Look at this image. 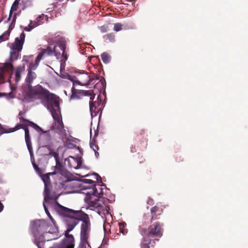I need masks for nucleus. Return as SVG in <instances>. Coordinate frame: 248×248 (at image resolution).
Listing matches in <instances>:
<instances>
[{
	"label": "nucleus",
	"mask_w": 248,
	"mask_h": 248,
	"mask_svg": "<svg viewBox=\"0 0 248 248\" xmlns=\"http://www.w3.org/2000/svg\"><path fill=\"white\" fill-rule=\"evenodd\" d=\"M58 214L62 217L63 221L67 229L65 232V237L69 238V234L75 227L81 221L80 230V239H88L91 231V222L88 215L81 210H75L64 207L59 203L56 208Z\"/></svg>",
	"instance_id": "f257e3e1"
},
{
	"label": "nucleus",
	"mask_w": 248,
	"mask_h": 248,
	"mask_svg": "<svg viewBox=\"0 0 248 248\" xmlns=\"http://www.w3.org/2000/svg\"><path fill=\"white\" fill-rule=\"evenodd\" d=\"M55 179V184L61 189L66 190L68 193H72L76 187L75 183L71 179L70 173L64 168L62 163L56 159V166L52 172L42 175V180L45 184L46 195L48 194L51 187L50 176Z\"/></svg>",
	"instance_id": "f03ea898"
},
{
	"label": "nucleus",
	"mask_w": 248,
	"mask_h": 248,
	"mask_svg": "<svg viewBox=\"0 0 248 248\" xmlns=\"http://www.w3.org/2000/svg\"><path fill=\"white\" fill-rule=\"evenodd\" d=\"M27 99L31 102L36 100H41L46 106L52 115L61 112L59 97L39 84L30 87L27 92Z\"/></svg>",
	"instance_id": "7ed1b4c3"
},
{
	"label": "nucleus",
	"mask_w": 248,
	"mask_h": 248,
	"mask_svg": "<svg viewBox=\"0 0 248 248\" xmlns=\"http://www.w3.org/2000/svg\"><path fill=\"white\" fill-rule=\"evenodd\" d=\"M90 96L89 107L91 115L92 116H95L99 113L101 109L100 106L102 105V100L99 99V96H98L97 101H93L95 94H93V91L78 90L73 88L72 94L71 96V99H78L81 98V96Z\"/></svg>",
	"instance_id": "20e7f679"
},
{
	"label": "nucleus",
	"mask_w": 248,
	"mask_h": 248,
	"mask_svg": "<svg viewBox=\"0 0 248 248\" xmlns=\"http://www.w3.org/2000/svg\"><path fill=\"white\" fill-rule=\"evenodd\" d=\"M66 49V41L61 38L59 39L57 42V45H55L52 49L50 46H48L46 49H42V51L39 53L43 56H51L55 55L57 59H59L62 51V56L64 58V61H66L68 59V56L65 52Z\"/></svg>",
	"instance_id": "39448f33"
},
{
	"label": "nucleus",
	"mask_w": 248,
	"mask_h": 248,
	"mask_svg": "<svg viewBox=\"0 0 248 248\" xmlns=\"http://www.w3.org/2000/svg\"><path fill=\"white\" fill-rule=\"evenodd\" d=\"M97 197H87L85 198V202L88 204L91 210H94L100 215L105 214L108 212L109 207L106 205L102 200Z\"/></svg>",
	"instance_id": "423d86ee"
},
{
	"label": "nucleus",
	"mask_w": 248,
	"mask_h": 248,
	"mask_svg": "<svg viewBox=\"0 0 248 248\" xmlns=\"http://www.w3.org/2000/svg\"><path fill=\"white\" fill-rule=\"evenodd\" d=\"M49 227L48 222L43 219L36 220L31 222L30 229L34 237V243L40 239L41 234L46 232Z\"/></svg>",
	"instance_id": "0eeeda50"
},
{
	"label": "nucleus",
	"mask_w": 248,
	"mask_h": 248,
	"mask_svg": "<svg viewBox=\"0 0 248 248\" xmlns=\"http://www.w3.org/2000/svg\"><path fill=\"white\" fill-rule=\"evenodd\" d=\"M58 228L54 224L51 228L41 234L40 239L35 243L38 248H44L45 242L56 239L59 237Z\"/></svg>",
	"instance_id": "6e6552de"
},
{
	"label": "nucleus",
	"mask_w": 248,
	"mask_h": 248,
	"mask_svg": "<svg viewBox=\"0 0 248 248\" xmlns=\"http://www.w3.org/2000/svg\"><path fill=\"white\" fill-rule=\"evenodd\" d=\"M162 227V224L156 222L150 226L147 231L144 230L142 231L149 237L155 239L156 241H158L163 235V230Z\"/></svg>",
	"instance_id": "1a4fd4ad"
},
{
	"label": "nucleus",
	"mask_w": 248,
	"mask_h": 248,
	"mask_svg": "<svg viewBox=\"0 0 248 248\" xmlns=\"http://www.w3.org/2000/svg\"><path fill=\"white\" fill-rule=\"evenodd\" d=\"M54 122L51 126V129L59 134H63L65 133L64 129V124L62 121V117L61 113H55L52 115Z\"/></svg>",
	"instance_id": "9d476101"
},
{
	"label": "nucleus",
	"mask_w": 248,
	"mask_h": 248,
	"mask_svg": "<svg viewBox=\"0 0 248 248\" xmlns=\"http://www.w3.org/2000/svg\"><path fill=\"white\" fill-rule=\"evenodd\" d=\"M82 190L85 191L83 192L86 195V197H97L101 194L100 192H98L96 187V185L93 186H81Z\"/></svg>",
	"instance_id": "9b49d317"
},
{
	"label": "nucleus",
	"mask_w": 248,
	"mask_h": 248,
	"mask_svg": "<svg viewBox=\"0 0 248 248\" xmlns=\"http://www.w3.org/2000/svg\"><path fill=\"white\" fill-rule=\"evenodd\" d=\"M141 233L143 235V239L140 243V248H154L155 246L156 241L149 237L147 235L143 232L142 231L141 232Z\"/></svg>",
	"instance_id": "f8f14e48"
},
{
	"label": "nucleus",
	"mask_w": 248,
	"mask_h": 248,
	"mask_svg": "<svg viewBox=\"0 0 248 248\" xmlns=\"http://www.w3.org/2000/svg\"><path fill=\"white\" fill-rule=\"evenodd\" d=\"M37 77L36 73L33 71H28V74L25 79L26 82L27 84L28 87L26 90H24V93L25 97L27 98V92L30 90V87H33L31 85L33 80L35 79Z\"/></svg>",
	"instance_id": "ddd939ff"
},
{
	"label": "nucleus",
	"mask_w": 248,
	"mask_h": 248,
	"mask_svg": "<svg viewBox=\"0 0 248 248\" xmlns=\"http://www.w3.org/2000/svg\"><path fill=\"white\" fill-rule=\"evenodd\" d=\"M25 38V34L24 32H22L19 38H16L15 42L12 44V49L21 51L24 43Z\"/></svg>",
	"instance_id": "4468645a"
},
{
	"label": "nucleus",
	"mask_w": 248,
	"mask_h": 248,
	"mask_svg": "<svg viewBox=\"0 0 248 248\" xmlns=\"http://www.w3.org/2000/svg\"><path fill=\"white\" fill-rule=\"evenodd\" d=\"M77 83L82 86L91 83V77L87 73H79L77 77Z\"/></svg>",
	"instance_id": "2eb2a0df"
},
{
	"label": "nucleus",
	"mask_w": 248,
	"mask_h": 248,
	"mask_svg": "<svg viewBox=\"0 0 248 248\" xmlns=\"http://www.w3.org/2000/svg\"><path fill=\"white\" fill-rule=\"evenodd\" d=\"M74 238L71 236L68 238L65 237L62 243L52 248H74Z\"/></svg>",
	"instance_id": "dca6fc26"
},
{
	"label": "nucleus",
	"mask_w": 248,
	"mask_h": 248,
	"mask_svg": "<svg viewBox=\"0 0 248 248\" xmlns=\"http://www.w3.org/2000/svg\"><path fill=\"white\" fill-rule=\"evenodd\" d=\"M21 0H15V1L14 2L12 6H11L10 11V14L9 16L8 17V20H10L12 19V22L11 23L15 24L16 19V13H14L13 15V13L15 11H16L17 10L18 5L19 3V2Z\"/></svg>",
	"instance_id": "f3484780"
},
{
	"label": "nucleus",
	"mask_w": 248,
	"mask_h": 248,
	"mask_svg": "<svg viewBox=\"0 0 248 248\" xmlns=\"http://www.w3.org/2000/svg\"><path fill=\"white\" fill-rule=\"evenodd\" d=\"M29 126L33 127L34 129H35L36 130L38 131H42V129L40 127V129H38L37 127L34 126L33 125H31V124H30L29 123L26 122H20V123L17 124L15 126V127L10 129L9 131H7L6 129H4V130L6 131V132H5V133L13 132L21 128L24 129V128Z\"/></svg>",
	"instance_id": "a211bd4d"
},
{
	"label": "nucleus",
	"mask_w": 248,
	"mask_h": 248,
	"mask_svg": "<svg viewBox=\"0 0 248 248\" xmlns=\"http://www.w3.org/2000/svg\"><path fill=\"white\" fill-rule=\"evenodd\" d=\"M25 131V139L27 146L28 147V150L30 153L31 155H33V151L32 148L31 146V137L30 135L29 130L28 127H26L24 128Z\"/></svg>",
	"instance_id": "6ab92c4d"
},
{
	"label": "nucleus",
	"mask_w": 248,
	"mask_h": 248,
	"mask_svg": "<svg viewBox=\"0 0 248 248\" xmlns=\"http://www.w3.org/2000/svg\"><path fill=\"white\" fill-rule=\"evenodd\" d=\"M69 157L71 159H68L67 160L69 167L71 168L78 169L79 166L81 165L80 159L72 156H70Z\"/></svg>",
	"instance_id": "aec40b11"
},
{
	"label": "nucleus",
	"mask_w": 248,
	"mask_h": 248,
	"mask_svg": "<svg viewBox=\"0 0 248 248\" xmlns=\"http://www.w3.org/2000/svg\"><path fill=\"white\" fill-rule=\"evenodd\" d=\"M150 211L152 215L151 221L158 219V216L162 213V210L156 206L151 208Z\"/></svg>",
	"instance_id": "412c9836"
},
{
	"label": "nucleus",
	"mask_w": 248,
	"mask_h": 248,
	"mask_svg": "<svg viewBox=\"0 0 248 248\" xmlns=\"http://www.w3.org/2000/svg\"><path fill=\"white\" fill-rule=\"evenodd\" d=\"M25 65L18 66L16 70L15 80L16 82H18L21 79V74L25 71Z\"/></svg>",
	"instance_id": "4be33fe9"
},
{
	"label": "nucleus",
	"mask_w": 248,
	"mask_h": 248,
	"mask_svg": "<svg viewBox=\"0 0 248 248\" xmlns=\"http://www.w3.org/2000/svg\"><path fill=\"white\" fill-rule=\"evenodd\" d=\"M24 114V112H23L22 111H20L18 114V118L20 120V122H26L28 123H29L30 124H31V125H33L34 126L37 127L38 129H40V127L37 125L36 124L30 121V120L26 119L24 118L23 116V115Z\"/></svg>",
	"instance_id": "5701e85b"
},
{
	"label": "nucleus",
	"mask_w": 248,
	"mask_h": 248,
	"mask_svg": "<svg viewBox=\"0 0 248 248\" xmlns=\"http://www.w3.org/2000/svg\"><path fill=\"white\" fill-rule=\"evenodd\" d=\"M126 224L124 222H121L119 223V233H121L123 235H125L128 232L127 229L126 228Z\"/></svg>",
	"instance_id": "b1692460"
},
{
	"label": "nucleus",
	"mask_w": 248,
	"mask_h": 248,
	"mask_svg": "<svg viewBox=\"0 0 248 248\" xmlns=\"http://www.w3.org/2000/svg\"><path fill=\"white\" fill-rule=\"evenodd\" d=\"M19 52L20 51H17V50L12 49V51L10 53V61L11 62H13L15 60L17 59L19 55Z\"/></svg>",
	"instance_id": "393cba45"
},
{
	"label": "nucleus",
	"mask_w": 248,
	"mask_h": 248,
	"mask_svg": "<svg viewBox=\"0 0 248 248\" xmlns=\"http://www.w3.org/2000/svg\"><path fill=\"white\" fill-rule=\"evenodd\" d=\"M78 248H92L89 243L88 239H80Z\"/></svg>",
	"instance_id": "a878e982"
},
{
	"label": "nucleus",
	"mask_w": 248,
	"mask_h": 248,
	"mask_svg": "<svg viewBox=\"0 0 248 248\" xmlns=\"http://www.w3.org/2000/svg\"><path fill=\"white\" fill-rule=\"evenodd\" d=\"M23 9L32 5V0H23L22 1Z\"/></svg>",
	"instance_id": "bb28decb"
},
{
	"label": "nucleus",
	"mask_w": 248,
	"mask_h": 248,
	"mask_svg": "<svg viewBox=\"0 0 248 248\" xmlns=\"http://www.w3.org/2000/svg\"><path fill=\"white\" fill-rule=\"evenodd\" d=\"M144 133V130L143 129L140 130V133H138L137 135V140H142V142L143 143L146 142L147 140L146 139L142 136V135Z\"/></svg>",
	"instance_id": "cd10ccee"
},
{
	"label": "nucleus",
	"mask_w": 248,
	"mask_h": 248,
	"mask_svg": "<svg viewBox=\"0 0 248 248\" xmlns=\"http://www.w3.org/2000/svg\"><path fill=\"white\" fill-rule=\"evenodd\" d=\"M101 58L103 62L105 63H108L110 60L109 55L107 53L105 52L101 55Z\"/></svg>",
	"instance_id": "c85d7f7f"
},
{
	"label": "nucleus",
	"mask_w": 248,
	"mask_h": 248,
	"mask_svg": "<svg viewBox=\"0 0 248 248\" xmlns=\"http://www.w3.org/2000/svg\"><path fill=\"white\" fill-rule=\"evenodd\" d=\"M1 129L0 130V136L1 134L6 132V131L4 130V128L2 127L1 125ZM0 184H2V182L0 180ZM1 187H0V190H1ZM3 208H4L3 205L0 202V212H1L3 210Z\"/></svg>",
	"instance_id": "c756f323"
},
{
	"label": "nucleus",
	"mask_w": 248,
	"mask_h": 248,
	"mask_svg": "<svg viewBox=\"0 0 248 248\" xmlns=\"http://www.w3.org/2000/svg\"><path fill=\"white\" fill-rule=\"evenodd\" d=\"M43 206H44V208L46 213V215H47L48 217L50 218V219L52 221V222L54 224V220L53 218L51 216L47 208L46 207V206L45 203V202H43Z\"/></svg>",
	"instance_id": "7c9ffc66"
},
{
	"label": "nucleus",
	"mask_w": 248,
	"mask_h": 248,
	"mask_svg": "<svg viewBox=\"0 0 248 248\" xmlns=\"http://www.w3.org/2000/svg\"><path fill=\"white\" fill-rule=\"evenodd\" d=\"M68 79L69 80H70L71 81L73 82V87L72 88V89L73 88H74L75 89H76L75 88H74V86L76 85V84H78L77 83V77H75V76H69L68 77Z\"/></svg>",
	"instance_id": "2f4dec72"
},
{
	"label": "nucleus",
	"mask_w": 248,
	"mask_h": 248,
	"mask_svg": "<svg viewBox=\"0 0 248 248\" xmlns=\"http://www.w3.org/2000/svg\"><path fill=\"white\" fill-rule=\"evenodd\" d=\"M38 18H37L36 19L35 21H32V20L30 21V24L32 23L31 25V27L33 29L41 24V23L39 22Z\"/></svg>",
	"instance_id": "473e14b6"
},
{
	"label": "nucleus",
	"mask_w": 248,
	"mask_h": 248,
	"mask_svg": "<svg viewBox=\"0 0 248 248\" xmlns=\"http://www.w3.org/2000/svg\"><path fill=\"white\" fill-rule=\"evenodd\" d=\"M9 36V34L7 32L3 33L0 36V43L8 40Z\"/></svg>",
	"instance_id": "72a5a7b5"
},
{
	"label": "nucleus",
	"mask_w": 248,
	"mask_h": 248,
	"mask_svg": "<svg viewBox=\"0 0 248 248\" xmlns=\"http://www.w3.org/2000/svg\"><path fill=\"white\" fill-rule=\"evenodd\" d=\"M83 182L84 184L83 185L87 186V185H90V186H93L96 185L95 182L91 179H84Z\"/></svg>",
	"instance_id": "f704fd0d"
},
{
	"label": "nucleus",
	"mask_w": 248,
	"mask_h": 248,
	"mask_svg": "<svg viewBox=\"0 0 248 248\" xmlns=\"http://www.w3.org/2000/svg\"><path fill=\"white\" fill-rule=\"evenodd\" d=\"M93 141H92V142H91L90 144V147L91 148L93 149V150L94 151V153H95V155L96 157H98L99 155V153L97 152V150L99 149V148H97L96 147H95V148H94L93 147Z\"/></svg>",
	"instance_id": "c9c22d12"
},
{
	"label": "nucleus",
	"mask_w": 248,
	"mask_h": 248,
	"mask_svg": "<svg viewBox=\"0 0 248 248\" xmlns=\"http://www.w3.org/2000/svg\"><path fill=\"white\" fill-rule=\"evenodd\" d=\"M122 30V25L120 23H115L114 26V30L116 31H119Z\"/></svg>",
	"instance_id": "e433bc0d"
},
{
	"label": "nucleus",
	"mask_w": 248,
	"mask_h": 248,
	"mask_svg": "<svg viewBox=\"0 0 248 248\" xmlns=\"http://www.w3.org/2000/svg\"><path fill=\"white\" fill-rule=\"evenodd\" d=\"M38 66L33 62L30 63L29 65V67L28 69V71H32L33 70H35Z\"/></svg>",
	"instance_id": "4c0bfd02"
},
{
	"label": "nucleus",
	"mask_w": 248,
	"mask_h": 248,
	"mask_svg": "<svg viewBox=\"0 0 248 248\" xmlns=\"http://www.w3.org/2000/svg\"><path fill=\"white\" fill-rule=\"evenodd\" d=\"M105 37L110 41H113L114 40L115 35L113 33L107 34L105 35Z\"/></svg>",
	"instance_id": "58836bf2"
},
{
	"label": "nucleus",
	"mask_w": 248,
	"mask_h": 248,
	"mask_svg": "<svg viewBox=\"0 0 248 248\" xmlns=\"http://www.w3.org/2000/svg\"><path fill=\"white\" fill-rule=\"evenodd\" d=\"M42 57H43L41 56V55L39 54L36 58L34 64H35L37 66H38L39 62L42 59Z\"/></svg>",
	"instance_id": "ea45409f"
},
{
	"label": "nucleus",
	"mask_w": 248,
	"mask_h": 248,
	"mask_svg": "<svg viewBox=\"0 0 248 248\" xmlns=\"http://www.w3.org/2000/svg\"><path fill=\"white\" fill-rule=\"evenodd\" d=\"M99 29L102 32H106L108 30V26L103 25L101 26Z\"/></svg>",
	"instance_id": "a19ab883"
},
{
	"label": "nucleus",
	"mask_w": 248,
	"mask_h": 248,
	"mask_svg": "<svg viewBox=\"0 0 248 248\" xmlns=\"http://www.w3.org/2000/svg\"><path fill=\"white\" fill-rule=\"evenodd\" d=\"M31 24L32 23L29 24L28 26L25 27L24 28V30L26 31H31L33 29V28L31 27Z\"/></svg>",
	"instance_id": "79ce46f5"
},
{
	"label": "nucleus",
	"mask_w": 248,
	"mask_h": 248,
	"mask_svg": "<svg viewBox=\"0 0 248 248\" xmlns=\"http://www.w3.org/2000/svg\"><path fill=\"white\" fill-rule=\"evenodd\" d=\"M4 67L5 68H7V69H13V65L10 63H6L4 64Z\"/></svg>",
	"instance_id": "37998d69"
},
{
	"label": "nucleus",
	"mask_w": 248,
	"mask_h": 248,
	"mask_svg": "<svg viewBox=\"0 0 248 248\" xmlns=\"http://www.w3.org/2000/svg\"><path fill=\"white\" fill-rule=\"evenodd\" d=\"M46 17V16L45 15H42L41 16H39L37 18H38V20H39V22H40L41 24L42 23V22H41V20H43Z\"/></svg>",
	"instance_id": "c03bdc74"
},
{
	"label": "nucleus",
	"mask_w": 248,
	"mask_h": 248,
	"mask_svg": "<svg viewBox=\"0 0 248 248\" xmlns=\"http://www.w3.org/2000/svg\"><path fill=\"white\" fill-rule=\"evenodd\" d=\"M93 141V144H94L93 145V147H94V148H95V147H96L97 148H99L98 145L96 144V141L95 140L94 138H93V139L91 140L90 143L92 142V141Z\"/></svg>",
	"instance_id": "a18cd8bd"
},
{
	"label": "nucleus",
	"mask_w": 248,
	"mask_h": 248,
	"mask_svg": "<svg viewBox=\"0 0 248 248\" xmlns=\"http://www.w3.org/2000/svg\"><path fill=\"white\" fill-rule=\"evenodd\" d=\"M99 79V77L97 75H94L93 76V77H91V81L94 80V79Z\"/></svg>",
	"instance_id": "49530a36"
},
{
	"label": "nucleus",
	"mask_w": 248,
	"mask_h": 248,
	"mask_svg": "<svg viewBox=\"0 0 248 248\" xmlns=\"http://www.w3.org/2000/svg\"><path fill=\"white\" fill-rule=\"evenodd\" d=\"M36 172L41 176V177H42V175H44L43 174V171L40 168L39 169V170H38V171Z\"/></svg>",
	"instance_id": "de8ad7c7"
},
{
	"label": "nucleus",
	"mask_w": 248,
	"mask_h": 248,
	"mask_svg": "<svg viewBox=\"0 0 248 248\" xmlns=\"http://www.w3.org/2000/svg\"><path fill=\"white\" fill-rule=\"evenodd\" d=\"M11 94V93H10L8 94H5V93H0V97H2V96H6V97H8V96H9Z\"/></svg>",
	"instance_id": "09e8293b"
},
{
	"label": "nucleus",
	"mask_w": 248,
	"mask_h": 248,
	"mask_svg": "<svg viewBox=\"0 0 248 248\" xmlns=\"http://www.w3.org/2000/svg\"><path fill=\"white\" fill-rule=\"evenodd\" d=\"M32 164L34 170L36 169L37 167H38V166L35 164L34 161H32Z\"/></svg>",
	"instance_id": "8fccbe9b"
},
{
	"label": "nucleus",
	"mask_w": 248,
	"mask_h": 248,
	"mask_svg": "<svg viewBox=\"0 0 248 248\" xmlns=\"http://www.w3.org/2000/svg\"><path fill=\"white\" fill-rule=\"evenodd\" d=\"M95 175L96 176V179L97 181H98L99 180H101V177L98 174L95 173Z\"/></svg>",
	"instance_id": "3c124183"
},
{
	"label": "nucleus",
	"mask_w": 248,
	"mask_h": 248,
	"mask_svg": "<svg viewBox=\"0 0 248 248\" xmlns=\"http://www.w3.org/2000/svg\"><path fill=\"white\" fill-rule=\"evenodd\" d=\"M100 81L101 82V84H103V82H105V78L101 77V79H100Z\"/></svg>",
	"instance_id": "603ef678"
},
{
	"label": "nucleus",
	"mask_w": 248,
	"mask_h": 248,
	"mask_svg": "<svg viewBox=\"0 0 248 248\" xmlns=\"http://www.w3.org/2000/svg\"><path fill=\"white\" fill-rule=\"evenodd\" d=\"M136 152V150H135V149H132L131 152L134 153V152Z\"/></svg>",
	"instance_id": "864d4df0"
},
{
	"label": "nucleus",
	"mask_w": 248,
	"mask_h": 248,
	"mask_svg": "<svg viewBox=\"0 0 248 248\" xmlns=\"http://www.w3.org/2000/svg\"><path fill=\"white\" fill-rule=\"evenodd\" d=\"M40 168L37 167L36 169H35V171L37 172L38 170H39Z\"/></svg>",
	"instance_id": "5fc2aeb1"
},
{
	"label": "nucleus",
	"mask_w": 248,
	"mask_h": 248,
	"mask_svg": "<svg viewBox=\"0 0 248 248\" xmlns=\"http://www.w3.org/2000/svg\"><path fill=\"white\" fill-rule=\"evenodd\" d=\"M98 135V132H95L94 137H96Z\"/></svg>",
	"instance_id": "6e6d98bb"
},
{
	"label": "nucleus",
	"mask_w": 248,
	"mask_h": 248,
	"mask_svg": "<svg viewBox=\"0 0 248 248\" xmlns=\"http://www.w3.org/2000/svg\"><path fill=\"white\" fill-rule=\"evenodd\" d=\"M133 0H128V1H132Z\"/></svg>",
	"instance_id": "4d7b16f0"
},
{
	"label": "nucleus",
	"mask_w": 248,
	"mask_h": 248,
	"mask_svg": "<svg viewBox=\"0 0 248 248\" xmlns=\"http://www.w3.org/2000/svg\"><path fill=\"white\" fill-rule=\"evenodd\" d=\"M1 124H0V130H1Z\"/></svg>",
	"instance_id": "13d9d810"
},
{
	"label": "nucleus",
	"mask_w": 248,
	"mask_h": 248,
	"mask_svg": "<svg viewBox=\"0 0 248 248\" xmlns=\"http://www.w3.org/2000/svg\"><path fill=\"white\" fill-rule=\"evenodd\" d=\"M46 200V196L45 197V201Z\"/></svg>",
	"instance_id": "bf43d9fd"
}]
</instances>
